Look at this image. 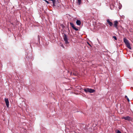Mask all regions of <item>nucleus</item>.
<instances>
[{"label": "nucleus", "mask_w": 133, "mask_h": 133, "mask_svg": "<svg viewBox=\"0 0 133 133\" xmlns=\"http://www.w3.org/2000/svg\"><path fill=\"white\" fill-rule=\"evenodd\" d=\"M83 90L86 93L89 92L90 93H92L95 91V90L88 88H85Z\"/></svg>", "instance_id": "nucleus-1"}, {"label": "nucleus", "mask_w": 133, "mask_h": 133, "mask_svg": "<svg viewBox=\"0 0 133 133\" xmlns=\"http://www.w3.org/2000/svg\"><path fill=\"white\" fill-rule=\"evenodd\" d=\"M122 118L126 120H127L129 121H132V118L129 116L123 117Z\"/></svg>", "instance_id": "nucleus-2"}, {"label": "nucleus", "mask_w": 133, "mask_h": 133, "mask_svg": "<svg viewBox=\"0 0 133 133\" xmlns=\"http://www.w3.org/2000/svg\"><path fill=\"white\" fill-rule=\"evenodd\" d=\"M64 39L65 42L66 44H68L69 42L68 41L67 37L66 35L64 34Z\"/></svg>", "instance_id": "nucleus-3"}, {"label": "nucleus", "mask_w": 133, "mask_h": 133, "mask_svg": "<svg viewBox=\"0 0 133 133\" xmlns=\"http://www.w3.org/2000/svg\"><path fill=\"white\" fill-rule=\"evenodd\" d=\"M4 100L5 102L6 106L8 108L9 107V102L8 99L7 98H5L4 99Z\"/></svg>", "instance_id": "nucleus-4"}, {"label": "nucleus", "mask_w": 133, "mask_h": 133, "mask_svg": "<svg viewBox=\"0 0 133 133\" xmlns=\"http://www.w3.org/2000/svg\"><path fill=\"white\" fill-rule=\"evenodd\" d=\"M114 26L117 29L118 28V27H117L118 23V21H114Z\"/></svg>", "instance_id": "nucleus-5"}, {"label": "nucleus", "mask_w": 133, "mask_h": 133, "mask_svg": "<svg viewBox=\"0 0 133 133\" xmlns=\"http://www.w3.org/2000/svg\"><path fill=\"white\" fill-rule=\"evenodd\" d=\"M70 24L72 28L75 30L76 31H77L78 30V29L76 28L75 27L73 23L71 22L70 23Z\"/></svg>", "instance_id": "nucleus-6"}, {"label": "nucleus", "mask_w": 133, "mask_h": 133, "mask_svg": "<svg viewBox=\"0 0 133 133\" xmlns=\"http://www.w3.org/2000/svg\"><path fill=\"white\" fill-rule=\"evenodd\" d=\"M107 22L110 26H112L113 23L109 19H108L107 20Z\"/></svg>", "instance_id": "nucleus-7"}, {"label": "nucleus", "mask_w": 133, "mask_h": 133, "mask_svg": "<svg viewBox=\"0 0 133 133\" xmlns=\"http://www.w3.org/2000/svg\"><path fill=\"white\" fill-rule=\"evenodd\" d=\"M123 40L124 42L126 44L129 43L128 41L126 38H124Z\"/></svg>", "instance_id": "nucleus-8"}, {"label": "nucleus", "mask_w": 133, "mask_h": 133, "mask_svg": "<svg viewBox=\"0 0 133 133\" xmlns=\"http://www.w3.org/2000/svg\"><path fill=\"white\" fill-rule=\"evenodd\" d=\"M128 48L130 49H131V48L130 46V44L129 43L126 44Z\"/></svg>", "instance_id": "nucleus-9"}, {"label": "nucleus", "mask_w": 133, "mask_h": 133, "mask_svg": "<svg viewBox=\"0 0 133 133\" xmlns=\"http://www.w3.org/2000/svg\"><path fill=\"white\" fill-rule=\"evenodd\" d=\"M76 23L77 25H79L81 24V22L80 20H77L76 21Z\"/></svg>", "instance_id": "nucleus-10"}, {"label": "nucleus", "mask_w": 133, "mask_h": 133, "mask_svg": "<svg viewBox=\"0 0 133 133\" xmlns=\"http://www.w3.org/2000/svg\"><path fill=\"white\" fill-rule=\"evenodd\" d=\"M50 1H52L53 5L54 6L55 2V0H50Z\"/></svg>", "instance_id": "nucleus-11"}, {"label": "nucleus", "mask_w": 133, "mask_h": 133, "mask_svg": "<svg viewBox=\"0 0 133 133\" xmlns=\"http://www.w3.org/2000/svg\"><path fill=\"white\" fill-rule=\"evenodd\" d=\"M78 2V4L79 5H80L81 2V0H77Z\"/></svg>", "instance_id": "nucleus-12"}, {"label": "nucleus", "mask_w": 133, "mask_h": 133, "mask_svg": "<svg viewBox=\"0 0 133 133\" xmlns=\"http://www.w3.org/2000/svg\"><path fill=\"white\" fill-rule=\"evenodd\" d=\"M74 75L75 76H76L77 75V74H76V73H71V75Z\"/></svg>", "instance_id": "nucleus-13"}, {"label": "nucleus", "mask_w": 133, "mask_h": 133, "mask_svg": "<svg viewBox=\"0 0 133 133\" xmlns=\"http://www.w3.org/2000/svg\"><path fill=\"white\" fill-rule=\"evenodd\" d=\"M125 98H126L127 99V100L129 102V101H130V100H129V98H128V97H127V96H125Z\"/></svg>", "instance_id": "nucleus-14"}, {"label": "nucleus", "mask_w": 133, "mask_h": 133, "mask_svg": "<svg viewBox=\"0 0 133 133\" xmlns=\"http://www.w3.org/2000/svg\"><path fill=\"white\" fill-rule=\"evenodd\" d=\"M113 38H114L115 40H117V38L116 36H113Z\"/></svg>", "instance_id": "nucleus-15"}, {"label": "nucleus", "mask_w": 133, "mask_h": 133, "mask_svg": "<svg viewBox=\"0 0 133 133\" xmlns=\"http://www.w3.org/2000/svg\"><path fill=\"white\" fill-rule=\"evenodd\" d=\"M117 133H121V132L120 131L118 130L117 131Z\"/></svg>", "instance_id": "nucleus-16"}, {"label": "nucleus", "mask_w": 133, "mask_h": 133, "mask_svg": "<svg viewBox=\"0 0 133 133\" xmlns=\"http://www.w3.org/2000/svg\"><path fill=\"white\" fill-rule=\"evenodd\" d=\"M87 43H88V44L89 45H90V46H91V45H90V44H89L88 42H87Z\"/></svg>", "instance_id": "nucleus-17"}, {"label": "nucleus", "mask_w": 133, "mask_h": 133, "mask_svg": "<svg viewBox=\"0 0 133 133\" xmlns=\"http://www.w3.org/2000/svg\"><path fill=\"white\" fill-rule=\"evenodd\" d=\"M38 38L39 40V38L38 37Z\"/></svg>", "instance_id": "nucleus-18"}, {"label": "nucleus", "mask_w": 133, "mask_h": 133, "mask_svg": "<svg viewBox=\"0 0 133 133\" xmlns=\"http://www.w3.org/2000/svg\"><path fill=\"white\" fill-rule=\"evenodd\" d=\"M63 45H62V47H63Z\"/></svg>", "instance_id": "nucleus-19"}]
</instances>
